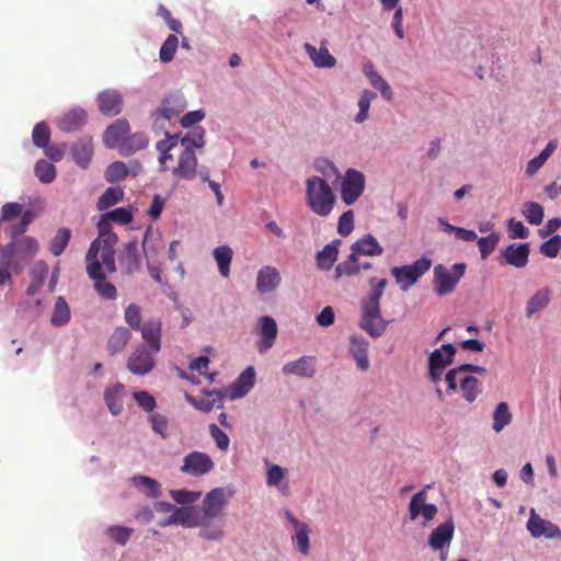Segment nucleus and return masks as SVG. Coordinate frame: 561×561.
Listing matches in <instances>:
<instances>
[{
    "mask_svg": "<svg viewBox=\"0 0 561 561\" xmlns=\"http://www.w3.org/2000/svg\"><path fill=\"white\" fill-rule=\"evenodd\" d=\"M371 293L363 298L360 302L362 318L359 327L371 337L381 336L387 328L388 322L381 317L380 299L387 286V279H378L371 277L369 279Z\"/></svg>",
    "mask_w": 561,
    "mask_h": 561,
    "instance_id": "nucleus-1",
    "label": "nucleus"
},
{
    "mask_svg": "<svg viewBox=\"0 0 561 561\" xmlns=\"http://www.w3.org/2000/svg\"><path fill=\"white\" fill-rule=\"evenodd\" d=\"M305 201L313 214L328 217L335 206L336 196L324 178L310 175L305 181Z\"/></svg>",
    "mask_w": 561,
    "mask_h": 561,
    "instance_id": "nucleus-2",
    "label": "nucleus"
},
{
    "mask_svg": "<svg viewBox=\"0 0 561 561\" xmlns=\"http://www.w3.org/2000/svg\"><path fill=\"white\" fill-rule=\"evenodd\" d=\"M11 242L0 247V260L13 272H22L39 250L37 240L31 236L11 238Z\"/></svg>",
    "mask_w": 561,
    "mask_h": 561,
    "instance_id": "nucleus-3",
    "label": "nucleus"
},
{
    "mask_svg": "<svg viewBox=\"0 0 561 561\" xmlns=\"http://www.w3.org/2000/svg\"><path fill=\"white\" fill-rule=\"evenodd\" d=\"M96 245H90L85 255L87 273L91 279L94 280L93 288L100 297L106 300H114L117 298L116 287L106 279V275L102 271L100 260H94V252Z\"/></svg>",
    "mask_w": 561,
    "mask_h": 561,
    "instance_id": "nucleus-4",
    "label": "nucleus"
},
{
    "mask_svg": "<svg viewBox=\"0 0 561 561\" xmlns=\"http://www.w3.org/2000/svg\"><path fill=\"white\" fill-rule=\"evenodd\" d=\"M187 106L183 93L175 91L163 96L161 104L152 112L151 118L154 128H163L164 122L178 117Z\"/></svg>",
    "mask_w": 561,
    "mask_h": 561,
    "instance_id": "nucleus-5",
    "label": "nucleus"
},
{
    "mask_svg": "<svg viewBox=\"0 0 561 561\" xmlns=\"http://www.w3.org/2000/svg\"><path fill=\"white\" fill-rule=\"evenodd\" d=\"M465 272V263H455L450 267L443 264L436 265L434 267V290L436 295L443 297L453 293Z\"/></svg>",
    "mask_w": 561,
    "mask_h": 561,
    "instance_id": "nucleus-6",
    "label": "nucleus"
},
{
    "mask_svg": "<svg viewBox=\"0 0 561 561\" xmlns=\"http://www.w3.org/2000/svg\"><path fill=\"white\" fill-rule=\"evenodd\" d=\"M432 266L428 257L417 259L409 265L396 266L391 268V274L402 291H408Z\"/></svg>",
    "mask_w": 561,
    "mask_h": 561,
    "instance_id": "nucleus-7",
    "label": "nucleus"
},
{
    "mask_svg": "<svg viewBox=\"0 0 561 561\" xmlns=\"http://www.w3.org/2000/svg\"><path fill=\"white\" fill-rule=\"evenodd\" d=\"M366 178L359 170L348 168L341 179L340 197L346 206L354 205L363 195Z\"/></svg>",
    "mask_w": 561,
    "mask_h": 561,
    "instance_id": "nucleus-8",
    "label": "nucleus"
},
{
    "mask_svg": "<svg viewBox=\"0 0 561 561\" xmlns=\"http://www.w3.org/2000/svg\"><path fill=\"white\" fill-rule=\"evenodd\" d=\"M215 462L211 457L199 450H192L183 457L180 471L192 478H201L215 470Z\"/></svg>",
    "mask_w": 561,
    "mask_h": 561,
    "instance_id": "nucleus-9",
    "label": "nucleus"
},
{
    "mask_svg": "<svg viewBox=\"0 0 561 561\" xmlns=\"http://www.w3.org/2000/svg\"><path fill=\"white\" fill-rule=\"evenodd\" d=\"M456 347L450 344H444L440 348L434 350L428 357V377L431 381L437 383L446 369L454 362Z\"/></svg>",
    "mask_w": 561,
    "mask_h": 561,
    "instance_id": "nucleus-10",
    "label": "nucleus"
},
{
    "mask_svg": "<svg viewBox=\"0 0 561 561\" xmlns=\"http://www.w3.org/2000/svg\"><path fill=\"white\" fill-rule=\"evenodd\" d=\"M116 233L112 232L103 237H98L92 241L90 245H96V252H94V260H100L101 264L104 265L105 270L113 274L116 272L115 264V250L114 247L117 243Z\"/></svg>",
    "mask_w": 561,
    "mask_h": 561,
    "instance_id": "nucleus-11",
    "label": "nucleus"
},
{
    "mask_svg": "<svg viewBox=\"0 0 561 561\" xmlns=\"http://www.w3.org/2000/svg\"><path fill=\"white\" fill-rule=\"evenodd\" d=\"M158 353H153L146 345L140 344L131 353L127 360V369L137 376H145L151 373L156 367L154 356Z\"/></svg>",
    "mask_w": 561,
    "mask_h": 561,
    "instance_id": "nucleus-12",
    "label": "nucleus"
},
{
    "mask_svg": "<svg viewBox=\"0 0 561 561\" xmlns=\"http://www.w3.org/2000/svg\"><path fill=\"white\" fill-rule=\"evenodd\" d=\"M227 502L228 496L224 488H215L206 493L201 507V517L205 525L221 515Z\"/></svg>",
    "mask_w": 561,
    "mask_h": 561,
    "instance_id": "nucleus-13",
    "label": "nucleus"
},
{
    "mask_svg": "<svg viewBox=\"0 0 561 561\" xmlns=\"http://www.w3.org/2000/svg\"><path fill=\"white\" fill-rule=\"evenodd\" d=\"M265 465V483L268 488L276 489L277 492L285 497L291 494L288 480V469L276 463L264 460Z\"/></svg>",
    "mask_w": 561,
    "mask_h": 561,
    "instance_id": "nucleus-14",
    "label": "nucleus"
},
{
    "mask_svg": "<svg viewBox=\"0 0 561 561\" xmlns=\"http://www.w3.org/2000/svg\"><path fill=\"white\" fill-rule=\"evenodd\" d=\"M526 527L534 538H561V529L559 528V526L551 523L550 520L541 518L536 513L535 508H531L529 512V518L527 520Z\"/></svg>",
    "mask_w": 561,
    "mask_h": 561,
    "instance_id": "nucleus-15",
    "label": "nucleus"
},
{
    "mask_svg": "<svg viewBox=\"0 0 561 561\" xmlns=\"http://www.w3.org/2000/svg\"><path fill=\"white\" fill-rule=\"evenodd\" d=\"M282 373L286 376L312 378L317 374V357L302 355L295 360L287 362L283 365Z\"/></svg>",
    "mask_w": 561,
    "mask_h": 561,
    "instance_id": "nucleus-16",
    "label": "nucleus"
},
{
    "mask_svg": "<svg viewBox=\"0 0 561 561\" xmlns=\"http://www.w3.org/2000/svg\"><path fill=\"white\" fill-rule=\"evenodd\" d=\"M426 491L422 490L413 494L409 503L410 519L415 520L420 515L424 518V525L431 522L437 514L435 504L425 503Z\"/></svg>",
    "mask_w": 561,
    "mask_h": 561,
    "instance_id": "nucleus-17",
    "label": "nucleus"
},
{
    "mask_svg": "<svg viewBox=\"0 0 561 561\" xmlns=\"http://www.w3.org/2000/svg\"><path fill=\"white\" fill-rule=\"evenodd\" d=\"M277 324L276 321L270 316H262L257 320V333L260 340L257 347L260 353H265L273 347L277 336Z\"/></svg>",
    "mask_w": 561,
    "mask_h": 561,
    "instance_id": "nucleus-18",
    "label": "nucleus"
},
{
    "mask_svg": "<svg viewBox=\"0 0 561 561\" xmlns=\"http://www.w3.org/2000/svg\"><path fill=\"white\" fill-rule=\"evenodd\" d=\"M197 157L194 150L184 149L179 156L178 164L172 174L179 180H193L197 175Z\"/></svg>",
    "mask_w": 561,
    "mask_h": 561,
    "instance_id": "nucleus-19",
    "label": "nucleus"
},
{
    "mask_svg": "<svg viewBox=\"0 0 561 561\" xmlns=\"http://www.w3.org/2000/svg\"><path fill=\"white\" fill-rule=\"evenodd\" d=\"M255 376L254 367L248 366L229 386L227 390L229 398L231 400H237L245 397L254 387Z\"/></svg>",
    "mask_w": 561,
    "mask_h": 561,
    "instance_id": "nucleus-20",
    "label": "nucleus"
},
{
    "mask_svg": "<svg viewBox=\"0 0 561 561\" xmlns=\"http://www.w3.org/2000/svg\"><path fill=\"white\" fill-rule=\"evenodd\" d=\"M282 283L279 271L271 265L261 267L256 275V290L261 295H266L276 290Z\"/></svg>",
    "mask_w": 561,
    "mask_h": 561,
    "instance_id": "nucleus-21",
    "label": "nucleus"
},
{
    "mask_svg": "<svg viewBox=\"0 0 561 561\" xmlns=\"http://www.w3.org/2000/svg\"><path fill=\"white\" fill-rule=\"evenodd\" d=\"M100 112L105 116H116L123 110V96L118 90L107 89L96 98Z\"/></svg>",
    "mask_w": 561,
    "mask_h": 561,
    "instance_id": "nucleus-22",
    "label": "nucleus"
},
{
    "mask_svg": "<svg viewBox=\"0 0 561 561\" xmlns=\"http://www.w3.org/2000/svg\"><path fill=\"white\" fill-rule=\"evenodd\" d=\"M529 253V243H512L501 251V257L506 264L523 268L528 264Z\"/></svg>",
    "mask_w": 561,
    "mask_h": 561,
    "instance_id": "nucleus-23",
    "label": "nucleus"
},
{
    "mask_svg": "<svg viewBox=\"0 0 561 561\" xmlns=\"http://www.w3.org/2000/svg\"><path fill=\"white\" fill-rule=\"evenodd\" d=\"M130 131L129 123L125 118H121L111 124L103 134V142L107 148H116L119 151V146L125 141Z\"/></svg>",
    "mask_w": 561,
    "mask_h": 561,
    "instance_id": "nucleus-24",
    "label": "nucleus"
},
{
    "mask_svg": "<svg viewBox=\"0 0 561 561\" xmlns=\"http://www.w3.org/2000/svg\"><path fill=\"white\" fill-rule=\"evenodd\" d=\"M304 49L316 68L331 69L336 65V58L329 51L325 41L321 43L319 48L306 43Z\"/></svg>",
    "mask_w": 561,
    "mask_h": 561,
    "instance_id": "nucleus-25",
    "label": "nucleus"
},
{
    "mask_svg": "<svg viewBox=\"0 0 561 561\" xmlns=\"http://www.w3.org/2000/svg\"><path fill=\"white\" fill-rule=\"evenodd\" d=\"M161 321L159 319H151L146 321L138 330H140L141 337L146 342L147 348L153 353H159L161 350Z\"/></svg>",
    "mask_w": 561,
    "mask_h": 561,
    "instance_id": "nucleus-26",
    "label": "nucleus"
},
{
    "mask_svg": "<svg viewBox=\"0 0 561 561\" xmlns=\"http://www.w3.org/2000/svg\"><path fill=\"white\" fill-rule=\"evenodd\" d=\"M87 123V112L81 107H73L57 119V126L65 133L79 130Z\"/></svg>",
    "mask_w": 561,
    "mask_h": 561,
    "instance_id": "nucleus-27",
    "label": "nucleus"
},
{
    "mask_svg": "<svg viewBox=\"0 0 561 561\" xmlns=\"http://www.w3.org/2000/svg\"><path fill=\"white\" fill-rule=\"evenodd\" d=\"M121 267L127 275H131L140 268V256L138 251V242L129 241L125 244L122 254L118 257Z\"/></svg>",
    "mask_w": 561,
    "mask_h": 561,
    "instance_id": "nucleus-28",
    "label": "nucleus"
},
{
    "mask_svg": "<svg viewBox=\"0 0 561 561\" xmlns=\"http://www.w3.org/2000/svg\"><path fill=\"white\" fill-rule=\"evenodd\" d=\"M104 401L112 415H119L124 410L125 386L114 383L104 389Z\"/></svg>",
    "mask_w": 561,
    "mask_h": 561,
    "instance_id": "nucleus-29",
    "label": "nucleus"
},
{
    "mask_svg": "<svg viewBox=\"0 0 561 561\" xmlns=\"http://www.w3.org/2000/svg\"><path fill=\"white\" fill-rule=\"evenodd\" d=\"M454 523L453 520H447L440 525H438L431 534L428 538V545L434 550H443L445 547H448L453 540L454 536Z\"/></svg>",
    "mask_w": 561,
    "mask_h": 561,
    "instance_id": "nucleus-30",
    "label": "nucleus"
},
{
    "mask_svg": "<svg viewBox=\"0 0 561 561\" xmlns=\"http://www.w3.org/2000/svg\"><path fill=\"white\" fill-rule=\"evenodd\" d=\"M205 397L197 399L193 396L186 394V401L193 405L196 410L202 412H210L215 408H222L224 394L219 390H213L205 392Z\"/></svg>",
    "mask_w": 561,
    "mask_h": 561,
    "instance_id": "nucleus-31",
    "label": "nucleus"
},
{
    "mask_svg": "<svg viewBox=\"0 0 561 561\" xmlns=\"http://www.w3.org/2000/svg\"><path fill=\"white\" fill-rule=\"evenodd\" d=\"M172 514L174 516L176 525H181L188 528L205 525V520L202 519L201 513L195 506L174 507Z\"/></svg>",
    "mask_w": 561,
    "mask_h": 561,
    "instance_id": "nucleus-32",
    "label": "nucleus"
},
{
    "mask_svg": "<svg viewBox=\"0 0 561 561\" xmlns=\"http://www.w3.org/2000/svg\"><path fill=\"white\" fill-rule=\"evenodd\" d=\"M340 244L341 240L335 239L317 253L316 263L319 270L329 271L332 268L339 256Z\"/></svg>",
    "mask_w": 561,
    "mask_h": 561,
    "instance_id": "nucleus-33",
    "label": "nucleus"
},
{
    "mask_svg": "<svg viewBox=\"0 0 561 561\" xmlns=\"http://www.w3.org/2000/svg\"><path fill=\"white\" fill-rule=\"evenodd\" d=\"M350 352L360 370H367L369 368L368 342L365 337L353 335L351 337Z\"/></svg>",
    "mask_w": 561,
    "mask_h": 561,
    "instance_id": "nucleus-34",
    "label": "nucleus"
},
{
    "mask_svg": "<svg viewBox=\"0 0 561 561\" xmlns=\"http://www.w3.org/2000/svg\"><path fill=\"white\" fill-rule=\"evenodd\" d=\"M351 250L365 256H380L383 253V248L371 233L359 238L351 245Z\"/></svg>",
    "mask_w": 561,
    "mask_h": 561,
    "instance_id": "nucleus-35",
    "label": "nucleus"
},
{
    "mask_svg": "<svg viewBox=\"0 0 561 561\" xmlns=\"http://www.w3.org/2000/svg\"><path fill=\"white\" fill-rule=\"evenodd\" d=\"M73 160L81 169H87L93 154L91 138H83L73 144L71 148Z\"/></svg>",
    "mask_w": 561,
    "mask_h": 561,
    "instance_id": "nucleus-36",
    "label": "nucleus"
},
{
    "mask_svg": "<svg viewBox=\"0 0 561 561\" xmlns=\"http://www.w3.org/2000/svg\"><path fill=\"white\" fill-rule=\"evenodd\" d=\"M149 145V138L145 133H135L127 135L125 141L119 146V154L123 157H129L139 150L147 148Z\"/></svg>",
    "mask_w": 561,
    "mask_h": 561,
    "instance_id": "nucleus-37",
    "label": "nucleus"
},
{
    "mask_svg": "<svg viewBox=\"0 0 561 561\" xmlns=\"http://www.w3.org/2000/svg\"><path fill=\"white\" fill-rule=\"evenodd\" d=\"M552 293L549 288L537 290L527 301L525 313L530 319L535 313L543 310L551 301Z\"/></svg>",
    "mask_w": 561,
    "mask_h": 561,
    "instance_id": "nucleus-38",
    "label": "nucleus"
},
{
    "mask_svg": "<svg viewBox=\"0 0 561 561\" xmlns=\"http://www.w3.org/2000/svg\"><path fill=\"white\" fill-rule=\"evenodd\" d=\"M131 483L135 488H137L140 492H142L147 497L157 499L161 494V485L153 478L138 474V476H134L131 478Z\"/></svg>",
    "mask_w": 561,
    "mask_h": 561,
    "instance_id": "nucleus-39",
    "label": "nucleus"
},
{
    "mask_svg": "<svg viewBox=\"0 0 561 561\" xmlns=\"http://www.w3.org/2000/svg\"><path fill=\"white\" fill-rule=\"evenodd\" d=\"M130 339L131 332L128 328L117 327L107 341L106 348L108 353L115 355L122 352Z\"/></svg>",
    "mask_w": 561,
    "mask_h": 561,
    "instance_id": "nucleus-40",
    "label": "nucleus"
},
{
    "mask_svg": "<svg viewBox=\"0 0 561 561\" xmlns=\"http://www.w3.org/2000/svg\"><path fill=\"white\" fill-rule=\"evenodd\" d=\"M213 256L218 265L220 275L225 278L229 277L233 250L226 244L219 245L213 250Z\"/></svg>",
    "mask_w": 561,
    "mask_h": 561,
    "instance_id": "nucleus-41",
    "label": "nucleus"
},
{
    "mask_svg": "<svg viewBox=\"0 0 561 561\" xmlns=\"http://www.w3.org/2000/svg\"><path fill=\"white\" fill-rule=\"evenodd\" d=\"M70 318L71 311L67 300L62 296H58L53 308L50 323L57 328L64 327L69 323Z\"/></svg>",
    "mask_w": 561,
    "mask_h": 561,
    "instance_id": "nucleus-42",
    "label": "nucleus"
},
{
    "mask_svg": "<svg viewBox=\"0 0 561 561\" xmlns=\"http://www.w3.org/2000/svg\"><path fill=\"white\" fill-rule=\"evenodd\" d=\"M376 98L377 94L371 90L365 89L360 92L357 101L358 112L353 118L356 124H363L368 119L370 104Z\"/></svg>",
    "mask_w": 561,
    "mask_h": 561,
    "instance_id": "nucleus-43",
    "label": "nucleus"
},
{
    "mask_svg": "<svg viewBox=\"0 0 561 561\" xmlns=\"http://www.w3.org/2000/svg\"><path fill=\"white\" fill-rule=\"evenodd\" d=\"M460 389L463 392V398L469 403L473 402L481 392L480 381L473 376H463L459 378Z\"/></svg>",
    "mask_w": 561,
    "mask_h": 561,
    "instance_id": "nucleus-44",
    "label": "nucleus"
},
{
    "mask_svg": "<svg viewBox=\"0 0 561 561\" xmlns=\"http://www.w3.org/2000/svg\"><path fill=\"white\" fill-rule=\"evenodd\" d=\"M124 197V192L121 187H107L104 193L99 197L96 207L99 210H105L111 206L117 204Z\"/></svg>",
    "mask_w": 561,
    "mask_h": 561,
    "instance_id": "nucleus-45",
    "label": "nucleus"
},
{
    "mask_svg": "<svg viewBox=\"0 0 561 561\" xmlns=\"http://www.w3.org/2000/svg\"><path fill=\"white\" fill-rule=\"evenodd\" d=\"M71 238V230L68 228H59L49 243V251L59 256L66 250Z\"/></svg>",
    "mask_w": 561,
    "mask_h": 561,
    "instance_id": "nucleus-46",
    "label": "nucleus"
},
{
    "mask_svg": "<svg viewBox=\"0 0 561 561\" xmlns=\"http://www.w3.org/2000/svg\"><path fill=\"white\" fill-rule=\"evenodd\" d=\"M512 422V414L506 402H500L493 412L492 428L500 433Z\"/></svg>",
    "mask_w": 561,
    "mask_h": 561,
    "instance_id": "nucleus-47",
    "label": "nucleus"
},
{
    "mask_svg": "<svg viewBox=\"0 0 561 561\" xmlns=\"http://www.w3.org/2000/svg\"><path fill=\"white\" fill-rule=\"evenodd\" d=\"M204 136L205 130L203 127H193L184 137L181 138V145L184 149L191 150H194V148H202L205 145Z\"/></svg>",
    "mask_w": 561,
    "mask_h": 561,
    "instance_id": "nucleus-48",
    "label": "nucleus"
},
{
    "mask_svg": "<svg viewBox=\"0 0 561 561\" xmlns=\"http://www.w3.org/2000/svg\"><path fill=\"white\" fill-rule=\"evenodd\" d=\"M522 213L526 220L533 226L540 225L545 217L543 207L536 202H526Z\"/></svg>",
    "mask_w": 561,
    "mask_h": 561,
    "instance_id": "nucleus-49",
    "label": "nucleus"
},
{
    "mask_svg": "<svg viewBox=\"0 0 561 561\" xmlns=\"http://www.w3.org/2000/svg\"><path fill=\"white\" fill-rule=\"evenodd\" d=\"M148 422L151 430L163 439L170 436L169 420L165 415L159 412H153L149 414Z\"/></svg>",
    "mask_w": 561,
    "mask_h": 561,
    "instance_id": "nucleus-50",
    "label": "nucleus"
},
{
    "mask_svg": "<svg viewBox=\"0 0 561 561\" xmlns=\"http://www.w3.org/2000/svg\"><path fill=\"white\" fill-rule=\"evenodd\" d=\"M105 534L116 543L125 546L134 534V529L126 526L113 525L106 528Z\"/></svg>",
    "mask_w": 561,
    "mask_h": 561,
    "instance_id": "nucleus-51",
    "label": "nucleus"
},
{
    "mask_svg": "<svg viewBox=\"0 0 561 561\" xmlns=\"http://www.w3.org/2000/svg\"><path fill=\"white\" fill-rule=\"evenodd\" d=\"M35 175L42 183H51L56 178V168L46 160H39L34 168Z\"/></svg>",
    "mask_w": 561,
    "mask_h": 561,
    "instance_id": "nucleus-52",
    "label": "nucleus"
},
{
    "mask_svg": "<svg viewBox=\"0 0 561 561\" xmlns=\"http://www.w3.org/2000/svg\"><path fill=\"white\" fill-rule=\"evenodd\" d=\"M314 170L320 174L321 178H341V172L336 164L328 158H319L314 161Z\"/></svg>",
    "mask_w": 561,
    "mask_h": 561,
    "instance_id": "nucleus-53",
    "label": "nucleus"
},
{
    "mask_svg": "<svg viewBox=\"0 0 561 561\" xmlns=\"http://www.w3.org/2000/svg\"><path fill=\"white\" fill-rule=\"evenodd\" d=\"M202 495L201 491H190L186 489L171 490V499L183 506H192Z\"/></svg>",
    "mask_w": 561,
    "mask_h": 561,
    "instance_id": "nucleus-54",
    "label": "nucleus"
},
{
    "mask_svg": "<svg viewBox=\"0 0 561 561\" xmlns=\"http://www.w3.org/2000/svg\"><path fill=\"white\" fill-rule=\"evenodd\" d=\"M128 172V167L123 161H115L106 168L104 176L108 183H115L124 180Z\"/></svg>",
    "mask_w": 561,
    "mask_h": 561,
    "instance_id": "nucleus-55",
    "label": "nucleus"
},
{
    "mask_svg": "<svg viewBox=\"0 0 561 561\" xmlns=\"http://www.w3.org/2000/svg\"><path fill=\"white\" fill-rule=\"evenodd\" d=\"M50 139V130L45 122L37 123L32 133L33 144L38 148H47Z\"/></svg>",
    "mask_w": 561,
    "mask_h": 561,
    "instance_id": "nucleus-56",
    "label": "nucleus"
},
{
    "mask_svg": "<svg viewBox=\"0 0 561 561\" xmlns=\"http://www.w3.org/2000/svg\"><path fill=\"white\" fill-rule=\"evenodd\" d=\"M179 46V38L176 35L171 34L167 37V39L161 45L159 51V58L162 62L167 64L173 60L175 51Z\"/></svg>",
    "mask_w": 561,
    "mask_h": 561,
    "instance_id": "nucleus-57",
    "label": "nucleus"
},
{
    "mask_svg": "<svg viewBox=\"0 0 561 561\" xmlns=\"http://www.w3.org/2000/svg\"><path fill=\"white\" fill-rule=\"evenodd\" d=\"M133 398L137 402L138 407L150 414L154 412L157 407L156 398L146 390H138L133 392Z\"/></svg>",
    "mask_w": 561,
    "mask_h": 561,
    "instance_id": "nucleus-58",
    "label": "nucleus"
},
{
    "mask_svg": "<svg viewBox=\"0 0 561 561\" xmlns=\"http://www.w3.org/2000/svg\"><path fill=\"white\" fill-rule=\"evenodd\" d=\"M293 542L298 551L302 554H308L310 549L309 527L306 524L301 528L296 529V535L293 536Z\"/></svg>",
    "mask_w": 561,
    "mask_h": 561,
    "instance_id": "nucleus-59",
    "label": "nucleus"
},
{
    "mask_svg": "<svg viewBox=\"0 0 561 561\" xmlns=\"http://www.w3.org/2000/svg\"><path fill=\"white\" fill-rule=\"evenodd\" d=\"M125 322L131 329H139L141 327V309L137 304H129L124 312Z\"/></svg>",
    "mask_w": 561,
    "mask_h": 561,
    "instance_id": "nucleus-60",
    "label": "nucleus"
},
{
    "mask_svg": "<svg viewBox=\"0 0 561 561\" xmlns=\"http://www.w3.org/2000/svg\"><path fill=\"white\" fill-rule=\"evenodd\" d=\"M209 435L213 438L214 443L216 444V447L221 450L226 451L229 448L230 439L228 435L221 431L215 423L209 424Z\"/></svg>",
    "mask_w": 561,
    "mask_h": 561,
    "instance_id": "nucleus-61",
    "label": "nucleus"
},
{
    "mask_svg": "<svg viewBox=\"0 0 561 561\" xmlns=\"http://www.w3.org/2000/svg\"><path fill=\"white\" fill-rule=\"evenodd\" d=\"M561 248V236L554 234L540 245V253L547 257H556Z\"/></svg>",
    "mask_w": 561,
    "mask_h": 561,
    "instance_id": "nucleus-62",
    "label": "nucleus"
},
{
    "mask_svg": "<svg viewBox=\"0 0 561 561\" xmlns=\"http://www.w3.org/2000/svg\"><path fill=\"white\" fill-rule=\"evenodd\" d=\"M499 240H500L499 234H496L494 232L490 233L486 237H481L478 240V248H479L482 259H485L488 255H490L494 251Z\"/></svg>",
    "mask_w": 561,
    "mask_h": 561,
    "instance_id": "nucleus-63",
    "label": "nucleus"
},
{
    "mask_svg": "<svg viewBox=\"0 0 561 561\" xmlns=\"http://www.w3.org/2000/svg\"><path fill=\"white\" fill-rule=\"evenodd\" d=\"M354 230V211L352 209H348L344 211L337 222V232L346 237Z\"/></svg>",
    "mask_w": 561,
    "mask_h": 561,
    "instance_id": "nucleus-64",
    "label": "nucleus"
}]
</instances>
